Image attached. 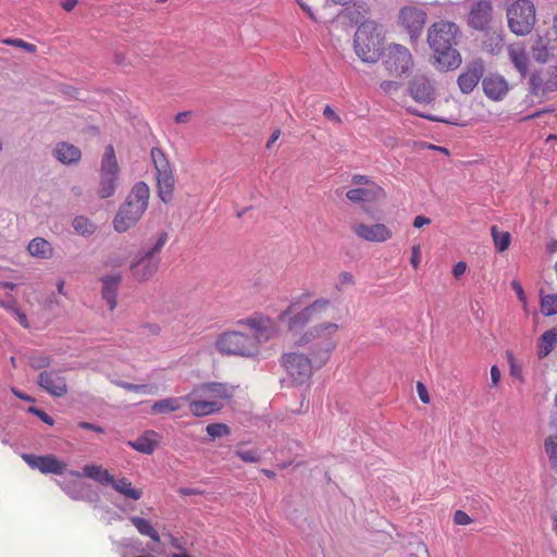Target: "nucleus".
<instances>
[{
  "mask_svg": "<svg viewBox=\"0 0 557 557\" xmlns=\"http://www.w3.org/2000/svg\"><path fill=\"white\" fill-rule=\"evenodd\" d=\"M27 250L30 256L40 259H49L53 255V248L51 244L42 237H36L32 239L28 244Z\"/></svg>",
  "mask_w": 557,
  "mask_h": 557,
  "instance_id": "c85d7f7f",
  "label": "nucleus"
},
{
  "mask_svg": "<svg viewBox=\"0 0 557 557\" xmlns=\"http://www.w3.org/2000/svg\"><path fill=\"white\" fill-rule=\"evenodd\" d=\"M12 392L20 399L27 400V401H33V398L30 396H27V395L23 394L18 389L13 388Z\"/></svg>",
  "mask_w": 557,
  "mask_h": 557,
  "instance_id": "680f3d73",
  "label": "nucleus"
},
{
  "mask_svg": "<svg viewBox=\"0 0 557 557\" xmlns=\"http://www.w3.org/2000/svg\"><path fill=\"white\" fill-rule=\"evenodd\" d=\"M420 260H421L420 248H419V246H413L412 251H411V259H410V263L413 267V269H418V267L420 264Z\"/></svg>",
  "mask_w": 557,
  "mask_h": 557,
  "instance_id": "a18cd8bd",
  "label": "nucleus"
},
{
  "mask_svg": "<svg viewBox=\"0 0 557 557\" xmlns=\"http://www.w3.org/2000/svg\"><path fill=\"white\" fill-rule=\"evenodd\" d=\"M382 40L377 25L372 21H364L355 33V52L363 62H376L381 55Z\"/></svg>",
  "mask_w": 557,
  "mask_h": 557,
  "instance_id": "39448f33",
  "label": "nucleus"
},
{
  "mask_svg": "<svg viewBox=\"0 0 557 557\" xmlns=\"http://www.w3.org/2000/svg\"><path fill=\"white\" fill-rule=\"evenodd\" d=\"M280 136H281V131L280 129H275L272 133L269 141L267 143V148H270L280 138Z\"/></svg>",
  "mask_w": 557,
  "mask_h": 557,
  "instance_id": "bf43d9fd",
  "label": "nucleus"
},
{
  "mask_svg": "<svg viewBox=\"0 0 557 557\" xmlns=\"http://www.w3.org/2000/svg\"><path fill=\"white\" fill-rule=\"evenodd\" d=\"M454 522L457 525H469L473 522V520L466 511L457 510L454 513Z\"/></svg>",
  "mask_w": 557,
  "mask_h": 557,
  "instance_id": "79ce46f5",
  "label": "nucleus"
},
{
  "mask_svg": "<svg viewBox=\"0 0 557 557\" xmlns=\"http://www.w3.org/2000/svg\"><path fill=\"white\" fill-rule=\"evenodd\" d=\"M139 332L144 336H158L161 333V326L157 323H144L139 326Z\"/></svg>",
  "mask_w": 557,
  "mask_h": 557,
  "instance_id": "a19ab883",
  "label": "nucleus"
},
{
  "mask_svg": "<svg viewBox=\"0 0 557 557\" xmlns=\"http://www.w3.org/2000/svg\"><path fill=\"white\" fill-rule=\"evenodd\" d=\"M508 358H509V362H510V373H511V375L521 376V370L516 364L513 356L511 354H509Z\"/></svg>",
  "mask_w": 557,
  "mask_h": 557,
  "instance_id": "3c124183",
  "label": "nucleus"
},
{
  "mask_svg": "<svg viewBox=\"0 0 557 557\" xmlns=\"http://www.w3.org/2000/svg\"><path fill=\"white\" fill-rule=\"evenodd\" d=\"M557 345V329L553 327L545 331L537 339V357L543 359L547 357Z\"/></svg>",
  "mask_w": 557,
  "mask_h": 557,
  "instance_id": "cd10ccee",
  "label": "nucleus"
},
{
  "mask_svg": "<svg viewBox=\"0 0 557 557\" xmlns=\"http://www.w3.org/2000/svg\"><path fill=\"white\" fill-rule=\"evenodd\" d=\"M431 223V220L423 215H417L413 220V226L414 227H422L424 225H429Z\"/></svg>",
  "mask_w": 557,
  "mask_h": 557,
  "instance_id": "8fccbe9b",
  "label": "nucleus"
},
{
  "mask_svg": "<svg viewBox=\"0 0 557 557\" xmlns=\"http://www.w3.org/2000/svg\"><path fill=\"white\" fill-rule=\"evenodd\" d=\"M508 28L517 36L529 35L536 22L535 5L531 0H516L506 11Z\"/></svg>",
  "mask_w": 557,
  "mask_h": 557,
  "instance_id": "423d86ee",
  "label": "nucleus"
},
{
  "mask_svg": "<svg viewBox=\"0 0 557 557\" xmlns=\"http://www.w3.org/2000/svg\"><path fill=\"white\" fill-rule=\"evenodd\" d=\"M426 21L424 10L417 7H405L399 11V23L409 33L411 39L420 36Z\"/></svg>",
  "mask_w": 557,
  "mask_h": 557,
  "instance_id": "ddd939ff",
  "label": "nucleus"
},
{
  "mask_svg": "<svg viewBox=\"0 0 557 557\" xmlns=\"http://www.w3.org/2000/svg\"><path fill=\"white\" fill-rule=\"evenodd\" d=\"M122 281L120 274L108 275L101 278L102 282V298L108 302L110 311H113L117 306V290Z\"/></svg>",
  "mask_w": 557,
  "mask_h": 557,
  "instance_id": "5701e85b",
  "label": "nucleus"
},
{
  "mask_svg": "<svg viewBox=\"0 0 557 557\" xmlns=\"http://www.w3.org/2000/svg\"><path fill=\"white\" fill-rule=\"evenodd\" d=\"M72 474L81 476V473L76 471H73ZM82 475L92 479L101 485H110L111 483H114L113 475L100 465H86L83 468Z\"/></svg>",
  "mask_w": 557,
  "mask_h": 557,
  "instance_id": "a878e982",
  "label": "nucleus"
},
{
  "mask_svg": "<svg viewBox=\"0 0 557 557\" xmlns=\"http://www.w3.org/2000/svg\"><path fill=\"white\" fill-rule=\"evenodd\" d=\"M502 374L497 366L491 368V381L493 386H497L500 381Z\"/></svg>",
  "mask_w": 557,
  "mask_h": 557,
  "instance_id": "09e8293b",
  "label": "nucleus"
},
{
  "mask_svg": "<svg viewBox=\"0 0 557 557\" xmlns=\"http://www.w3.org/2000/svg\"><path fill=\"white\" fill-rule=\"evenodd\" d=\"M544 448L552 468L557 472V434L545 438Z\"/></svg>",
  "mask_w": 557,
  "mask_h": 557,
  "instance_id": "72a5a7b5",
  "label": "nucleus"
},
{
  "mask_svg": "<svg viewBox=\"0 0 557 557\" xmlns=\"http://www.w3.org/2000/svg\"><path fill=\"white\" fill-rule=\"evenodd\" d=\"M184 399L188 403L191 414L198 418L219 412L222 409V405L218 401L194 395V389L185 395Z\"/></svg>",
  "mask_w": 557,
  "mask_h": 557,
  "instance_id": "6ab92c4d",
  "label": "nucleus"
},
{
  "mask_svg": "<svg viewBox=\"0 0 557 557\" xmlns=\"http://www.w3.org/2000/svg\"><path fill=\"white\" fill-rule=\"evenodd\" d=\"M237 326H247L253 334L238 330H226L214 341L215 350L222 356L251 358L259 354L261 339L268 341L277 333L273 319L262 313H255L237 321Z\"/></svg>",
  "mask_w": 557,
  "mask_h": 557,
  "instance_id": "f03ea898",
  "label": "nucleus"
},
{
  "mask_svg": "<svg viewBox=\"0 0 557 557\" xmlns=\"http://www.w3.org/2000/svg\"><path fill=\"white\" fill-rule=\"evenodd\" d=\"M150 188L145 182L136 183L113 220L114 230L124 233L133 227L148 208Z\"/></svg>",
  "mask_w": 557,
  "mask_h": 557,
  "instance_id": "20e7f679",
  "label": "nucleus"
},
{
  "mask_svg": "<svg viewBox=\"0 0 557 557\" xmlns=\"http://www.w3.org/2000/svg\"><path fill=\"white\" fill-rule=\"evenodd\" d=\"M154 437H157L156 432L149 431L136 440L129 441L127 445L139 453L150 455L158 446V441Z\"/></svg>",
  "mask_w": 557,
  "mask_h": 557,
  "instance_id": "bb28decb",
  "label": "nucleus"
},
{
  "mask_svg": "<svg viewBox=\"0 0 557 557\" xmlns=\"http://www.w3.org/2000/svg\"><path fill=\"white\" fill-rule=\"evenodd\" d=\"M23 460L33 469L44 474H63L67 465L53 455L36 456L33 454L22 455Z\"/></svg>",
  "mask_w": 557,
  "mask_h": 557,
  "instance_id": "4468645a",
  "label": "nucleus"
},
{
  "mask_svg": "<svg viewBox=\"0 0 557 557\" xmlns=\"http://www.w3.org/2000/svg\"><path fill=\"white\" fill-rule=\"evenodd\" d=\"M236 456L244 462L257 463L261 460L260 454L255 449L249 450H236Z\"/></svg>",
  "mask_w": 557,
  "mask_h": 557,
  "instance_id": "ea45409f",
  "label": "nucleus"
},
{
  "mask_svg": "<svg viewBox=\"0 0 557 557\" xmlns=\"http://www.w3.org/2000/svg\"><path fill=\"white\" fill-rule=\"evenodd\" d=\"M74 230L81 235H90L95 232L96 226L85 216H76L72 223Z\"/></svg>",
  "mask_w": 557,
  "mask_h": 557,
  "instance_id": "c9c22d12",
  "label": "nucleus"
},
{
  "mask_svg": "<svg viewBox=\"0 0 557 557\" xmlns=\"http://www.w3.org/2000/svg\"><path fill=\"white\" fill-rule=\"evenodd\" d=\"M335 200H339V201H344L345 198H348V190L346 189V187H339L335 190Z\"/></svg>",
  "mask_w": 557,
  "mask_h": 557,
  "instance_id": "5fc2aeb1",
  "label": "nucleus"
},
{
  "mask_svg": "<svg viewBox=\"0 0 557 557\" xmlns=\"http://www.w3.org/2000/svg\"><path fill=\"white\" fill-rule=\"evenodd\" d=\"M511 285H512L513 289L517 292V294L519 296V299L522 300L524 294H523V289H522L521 285L518 282H516V281H513L511 283Z\"/></svg>",
  "mask_w": 557,
  "mask_h": 557,
  "instance_id": "052dcab7",
  "label": "nucleus"
},
{
  "mask_svg": "<svg viewBox=\"0 0 557 557\" xmlns=\"http://www.w3.org/2000/svg\"><path fill=\"white\" fill-rule=\"evenodd\" d=\"M354 232L361 239L373 243H384L393 237V231L382 223L371 225L363 223L355 224Z\"/></svg>",
  "mask_w": 557,
  "mask_h": 557,
  "instance_id": "f3484780",
  "label": "nucleus"
},
{
  "mask_svg": "<svg viewBox=\"0 0 557 557\" xmlns=\"http://www.w3.org/2000/svg\"><path fill=\"white\" fill-rule=\"evenodd\" d=\"M492 237L496 249L499 252L505 251L511 242V235L509 232L499 231L496 225L491 228Z\"/></svg>",
  "mask_w": 557,
  "mask_h": 557,
  "instance_id": "473e14b6",
  "label": "nucleus"
},
{
  "mask_svg": "<svg viewBox=\"0 0 557 557\" xmlns=\"http://www.w3.org/2000/svg\"><path fill=\"white\" fill-rule=\"evenodd\" d=\"M184 401V396L160 399L152 405L151 411L153 413H169L178 411L182 408Z\"/></svg>",
  "mask_w": 557,
  "mask_h": 557,
  "instance_id": "7c9ffc66",
  "label": "nucleus"
},
{
  "mask_svg": "<svg viewBox=\"0 0 557 557\" xmlns=\"http://www.w3.org/2000/svg\"><path fill=\"white\" fill-rule=\"evenodd\" d=\"M38 418L48 425H53L54 420L44 410L40 411Z\"/></svg>",
  "mask_w": 557,
  "mask_h": 557,
  "instance_id": "6e6d98bb",
  "label": "nucleus"
},
{
  "mask_svg": "<svg viewBox=\"0 0 557 557\" xmlns=\"http://www.w3.org/2000/svg\"><path fill=\"white\" fill-rule=\"evenodd\" d=\"M194 395L219 403V400L231 399L234 395V387L224 383L209 382L195 387Z\"/></svg>",
  "mask_w": 557,
  "mask_h": 557,
  "instance_id": "a211bd4d",
  "label": "nucleus"
},
{
  "mask_svg": "<svg viewBox=\"0 0 557 557\" xmlns=\"http://www.w3.org/2000/svg\"><path fill=\"white\" fill-rule=\"evenodd\" d=\"M110 485H112L117 493L133 500H138L143 496L141 490L135 488L132 482L126 478L114 480V483Z\"/></svg>",
  "mask_w": 557,
  "mask_h": 557,
  "instance_id": "2f4dec72",
  "label": "nucleus"
},
{
  "mask_svg": "<svg viewBox=\"0 0 557 557\" xmlns=\"http://www.w3.org/2000/svg\"><path fill=\"white\" fill-rule=\"evenodd\" d=\"M119 386L133 393H143L149 395H153L157 393V386L149 384H133L127 382H121L119 383Z\"/></svg>",
  "mask_w": 557,
  "mask_h": 557,
  "instance_id": "e433bc0d",
  "label": "nucleus"
},
{
  "mask_svg": "<svg viewBox=\"0 0 557 557\" xmlns=\"http://www.w3.org/2000/svg\"><path fill=\"white\" fill-rule=\"evenodd\" d=\"M307 297H310V294H302L278 314V321L286 326L295 346L305 347L313 341L323 344L322 348L312 352L311 358L301 352L283 355V366L296 384L306 383L314 368L319 369L325 364L335 346L333 339L343 321L341 310L330 299L318 298L302 306V300Z\"/></svg>",
  "mask_w": 557,
  "mask_h": 557,
  "instance_id": "f257e3e1",
  "label": "nucleus"
},
{
  "mask_svg": "<svg viewBox=\"0 0 557 557\" xmlns=\"http://www.w3.org/2000/svg\"><path fill=\"white\" fill-rule=\"evenodd\" d=\"M531 92L544 96L557 90V66H549L545 71L533 73L530 77Z\"/></svg>",
  "mask_w": 557,
  "mask_h": 557,
  "instance_id": "2eb2a0df",
  "label": "nucleus"
},
{
  "mask_svg": "<svg viewBox=\"0 0 557 557\" xmlns=\"http://www.w3.org/2000/svg\"><path fill=\"white\" fill-rule=\"evenodd\" d=\"M409 92L419 103H430L434 99V89L425 77H416L410 83Z\"/></svg>",
  "mask_w": 557,
  "mask_h": 557,
  "instance_id": "4be33fe9",
  "label": "nucleus"
},
{
  "mask_svg": "<svg viewBox=\"0 0 557 557\" xmlns=\"http://www.w3.org/2000/svg\"><path fill=\"white\" fill-rule=\"evenodd\" d=\"M534 59L537 61V62H546L547 59H548V50L546 47H543L539 50H534Z\"/></svg>",
  "mask_w": 557,
  "mask_h": 557,
  "instance_id": "49530a36",
  "label": "nucleus"
},
{
  "mask_svg": "<svg viewBox=\"0 0 557 557\" xmlns=\"http://www.w3.org/2000/svg\"><path fill=\"white\" fill-rule=\"evenodd\" d=\"M94 424L89 422H79L78 428L84 430H92Z\"/></svg>",
  "mask_w": 557,
  "mask_h": 557,
  "instance_id": "69168bd1",
  "label": "nucleus"
},
{
  "mask_svg": "<svg viewBox=\"0 0 557 557\" xmlns=\"http://www.w3.org/2000/svg\"><path fill=\"white\" fill-rule=\"evenodd\" d=\"M128 519L139 534L148 536L154 543L160 542V535L149 520L138 516H132Z\"/></svg>",
  "mask_w": 557,
  "mask_h": 557,
  "instance_id": "c756f323",
  "label": "nucleus"
},
{
  "mask_svg": "<svg viewBox=\"0 0 557 557\" xmlns=\"http://www.w3.org/2000/svg\"><path fill=\"white\" fill-rule=\"evenodd\" d=\"M168 242V234L161 233L153 245L147 249L144 255L135 262L132 263L131 270L134 277L138 281H148L158 271L160 258L156 253L160 252Z\"/></svg>",
  "mask_w": 557,
  "mask_h": 557,
  "instance_id": "9d476101",
  "label": "nucleus"
},
{
  "mask_svg": "<svg viewBox=\"0 0 557 557\" xmlns=\"http://www.w3.org/2000/svg\"><path fill=\"white\" fill-rule=\"evenodd\" d=\"M207 433L212 438L227 436L231 434L230 428L224 423H211L207 425Z\"/></svg>",
  "mask_w": 557,
  "mask_h": 557,
  "instance_id": "4c0bfd02",
  "label": "nucleus"
},
{
  "mask_svg": "<svg viewBox=\"0 0 557 557\" xmlns=\"http://www.w3.org/2000/svg\"><path fill=\"white\" fill-rule=\"evenodd\" d=\"M190 112H180L175 116L176 123H186L189 119Z\"/></svg>",
  "mask_w": 557,
  "mask_h": 557,
  "instance_id": "13d9d810",
  "label": "nucleus"
},
{
  "mask_svg": "<svg viewBox=\"0 0 557 557\" xmlns=\"http://www.w3.org/2000/svg\"><path fill=\"white\" fill-rule=\"evenodd\" d=\"M18 321L24 327H27V318L24 313H18Z\"/></svg>",
  "mask_w": 557,
  "mask_h": 557,
  "instance_id": "0e129e2a",
  "label": "nucleus"
},
{
  "mask_svg": "<svg viewBox=\"0 0 557 557\" xmlns=\"http://www.w3.org/2000/svg\"><path fill=\"white\" fill-rule=\"evenodd\" d=\"M485 96L494 101L502 100L509 90L508 82L499 74H488L482 81Z\"/></svg>",
  "mask_w": 557,
  "mask_h": 557,
  "instance_id": "aec40b11",
  "label": "nucleus"
},
{
  "mask_svg": "<svg viewBox=\"0 0 557 557\" xmlns=\"http://www.w3.org/2000/svg\"><path fill=\"white\" fill-rule=\"evenodd\" d=\"M150 156L156 170L158 197L162 202L169 203L173 199L175 187V178L171 164L165 153L160 148H152Z\"/></svg>",
  "mask_w": 557,
  "mask_h": 557,
  "instance_id": "1a4fd4ad",
  "label": "nucleus"
},
{
  "mask_svg": "<svg viewBox=\"0 0 557 557\" xmlns=\"http://www.w3.org/2000/svg\"><path fill=\"white\" fill-rule=\"evenodd\" d=\"M120 168L112 145H108L101 159L96 195L101 199L112 197L119 186Z\"/></svg>",
  "mask_w": 557,
  "mask_h": 557,
  "instance_id": "6e6552de",
  "label": "nucleus"
},
{
  "mask_svg": "<svg viewBox=\"0 0 557 557\" xmlns=\"http://www.w3.org/2000/svg\"><path fill=\"white\" fill-rule=\"evenodd\" d=\"M385 196L384 189L367 176L354 175L350 180V201L360 203L368 213H371L374 206Z\"/></svg>",
  "mask_w": 557,
  "mask_h": 557,
  "instance_id": "0eeeda50",
  "label": "nucleus"
},
{
  "mask_svg": "<svg viewBox=\"0 0 557 557\" xmlns=\"http://www.w3.org/2000/svg\"><path fill=\"white\" fill-rule=\"evenodd\" d=\"M468 11V24L476 30L485 29L492 21L493 5L491 0H469Z\"/></svg>",
  "mask_w": 557,
  "mask_h": 557,
  "instance_id": "f8f14e48",
  "label": "nucleus"
},
{
  "mask_svg": "<svg viewBox=\"0 0 557 557\" xmlns=\"http://www.w3.org/2000/svg\"><path fill=\"white\" fill-rule=\"evenodd\" d=\"M77 4V0H64L61 5L66 11H72Z\"/></svg>",
  "mask_w": 557,
  "mask_h": 557,
  "instance_id": "4d7b16f0",
  "label": "nucleus"
},
{
  "mask_svg": "<svg viewBox=\"0 0 557 557\" xmlns=\"http://www.w3.org/2000/svg\"><path fill=\"white\" fill-rule=\"evenodd\" d=\"M508 57L521 77H525L530 63L525 48L520 45H511L508 48Z\"/></svg>",
  "mask_w": 557,
  "mask_h": 557,
  "instance_id": "393cba45",
  "label": "nucleus"
},
{
  "mask_svg": "<svg viewBox=\"0 0 557 557\" xmlns=\"http://www.w3.org/2000/svg\"><path fill=\"white\" fill-rule=\"evenodd\" d=\"M541 311L544 315L557 314V295L548 294L541 297Z\"/></svg>",
  "mask_w": 557,
  "mask_h": 557,
  "instance_id": "f704fd0d",
  "label": "nucleus"
},
{
  "mask_svg": "<svg viewBox=\"0 0 557 557\" xmlns=\"http://www.w3.org/2000/svg\"><path fill=\"white\" fill-rule=\"evenodd\" d=\"M261 472L270 479H274L276 475L274 471L269 469H262Z\"/></svg>",
  "mask_w": 557,
  "mask_h": 557,
  "instance_id": "338daca9",
  "label": "nucleus"
},
{
  "mask_svg": "<svg viewBox=\"0 0 557 557\" xmlns=\"http://www.w3.org/2000/svg\"><path fill=\"white\" fill-rule=\"evenodd\" d=\"M484 65L482 62H473L458 77V86L463 94L471 92L483 76Z\"/></svg>",
  "mask_w": 557,
  "mask_h": 557,
  "instance_id": "412c9836",
  "label": "nucleus"
},
{
  "mask_svg": "<svg viewBox=\"0 0 557 557\" xmlns=\"http://www.w3.org/2000/svg\"><path fill=\"white\" fill-rule=\"evenodd\" d=\"M53 156L63 164L77 163L82 158L78 147L69 143H58L53 149Z\"/></svg>",
  "mask_w": 557,
  "mask_h": 557,
  "instance_id": "b1692460",
  "label": "nucleus"
},
{
  "mask_svg": "<svg viewBox=\"0 0 557 557\" xmlns=\"http://www.w3.org/2000/svg\"><path fill=\"white\" fill-rule=\"evenodd\" d=\"M3 44L23 49L25 41L20 38H7L3 40Z\"/></svg>",
  "mask_w": 557,
  "mask_h": 557,
  "instance_id": "603ef678",
  "label": "nucleus"
},
{
  "mask_svg": "<svg viewBox=\"0 0 557 557\" xmlns=\"http://www.w3.org/2000/svg\"><path fill=\"white\" fill-rule=\"evenodd\" d=\"M417 392H418L420 400L423 404H429L430 403V396H429L428 389H426V387L424 386L423 383H421V382L417 383Z\"/></svg>",
  "mask_w": 557,
  "mask_h": 557,
  "instance_id": "c03bdc74",
  "label": "nucleus"
},
{
  "mask_svg": "<svg viewBox=\"0 0 557 557\" xmlns=\"http://www.w3.org/2000/svg\"><path fill=\"white\" fill-rule=\"evenodd\" d=\"M323 115L325 116V119H327L329 121H331L337 125L342 124V119L333 110V108L331 106H325V108L323 110Z\"/></svg>",
  "mask_w": 557,
  "mask_h": 557,
  "instance_id": "37998d69",
  "label": "nucleus"
},
{
  "mask_svg": "<svg viewBox=\"0 0 557 557\" xmlns=\"http://www.w3.org/2000/svg\"><path fill=\"white\" fill-rule=\"evenodd\" d=\"M38 385L54 397H63L69 391L65 377L54 370L40 372L38 375Z\"/></svg>",
  "mask_w": 557,
  "mask_h": 557,
  "instance_id": "dca6fc26",
  "label": "nucleus"
},
{
  "mask_svg": "<svg viewBox=\"0 0 557 557\" xmlns=\"http://www.w3.org/2000/svg\"><path fill=\"white\" fill-rule=\"evenodd\" d=\"M467 270V263L463 261L457 262L453 268V275L458 278L460 277Z\"/></svg>",
  "mask_w": 557,
  "mask_h": 557,
  "instance_id": "de8ad7c7",
  "label": "nucleus"
},
{
  "mask_svg": "<svg viewBox=\"0 0 557 557\" xmlns=\"http://www.w3.org/2000/svg\"><path fill=\"white\" fill-rule=\"evenodd\" d=\"M398 87V84L395 83V82H392V81H384L382 82L381 84V88L386 91V92H391L393 90H396Z\"/></svg>",
  "mask_w": 557,
  "mask_h": 557,
  "instance_id": "864d4df0",
  "label": "nucleus"
},
{
  "mask_svg": "<svg viewBox=\"0 0 557 557\" xmlns=\"http://www.w3.org/2000/svg\"><path fill=\"white\" fill-rule=\"evenodd\" d=\"M51 363L52 359L40 352L34 354L29 357V366L35 370L48 368Z\"/></svg>",
  "mask_w": 557,
  "mask_h": 557,
  "instance_id": "58836bf2",
  "label": "nucleus"
},
{
  "mask_svg": "<svg viewBox=\"0 0 557 557\" xmlns=\"http://www.w3.org/2000/svg\"><path fill=\"white\" fill-rule=\"evenodd\" d=\"M299 4H300V5H301V8H302L307 13H308V15H309L312 20H314V15H313L312 11L310 10V8H309V7H307L305 3L300 2V1H299Z\"/></svg>",
  "mask_w": 557,
  "mask_h": 557,
  "instance_id": "774afa93",
  "label": "nucleus"
},
{
  "mask_svg": "<svg viewBox=\"0 0 557 557\" xmlns=\"http://www.w3.org/2000/svg\"><path fill=\"white\" fill-rule=\"evenodd\" d=\"M459 27L448 21L433 23L428 32V42L433 49L436 62L442 70L457 67L460 62V54L455 49Z\"/></svg>",
  "mask_w": 557,
  "mask_h": 557,
  "instance_id": "7ed1b4c3",
  "label": "nucleus"
},
{
  "mask_svg": "<svg viewBox=\"0 0 557 557\" xmlns=\"http://www.w3.org/2000/svg\"><path fill=\"white\" fill-rule=\"evenodd\" d=\"M23 49L29 53H35L37 51V47L34 44L26 42L23 46Z\"/></svg>",
  "mask_w": 557,
  "mask_h": 557,
  "instance_id": "e2e57ef3",
  "label": "nucleus"
},
{
  "mask_svg": "<svg viewBox=\"0 0 557 557\" xmlns=\"http://www.w3.org/2000/svg\"><path fill=\"white\" fill-rule=\"evenodd\" d=\"M383 63L388 74L393 77L408 75L413 66L409 49L398 44H392L387 47Z\"/></svg>",
  "mask_w": 557,
  "mask_h": 557,
  "instance_id": "9b49d317",
  "label": "nucleus"
}]
</instances>
